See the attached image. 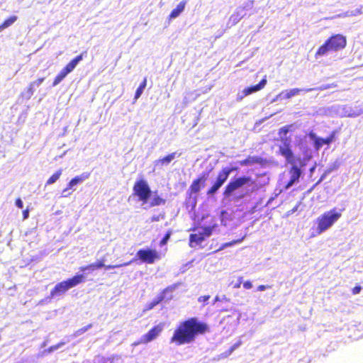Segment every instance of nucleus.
Instances as JSON below:
<instances>
[{
  "label": "nucleus",
  "instance_id": "obj_16",
  "mask_svg": "<svg viewBox=\"0 0 363 363\" xmlns=\"http://www.w3.org/2000/svg\"><path fill=\"white\" fill-rule=\"evenodd\" d=\"M306 89L294 88L289 90H284L277 96V98L281 99H289L295 96L298 95L301 92L304 91Z\"/></svg>",
  "mask_w": 363,
  "mask_h": 363
},
{
  "label": "nucleus",
  "instance_id": "obj_41",
  "mask_svg": "<svg viewBox=\"0 0 363 363\" xmlns=\"http://www.w3.org/2000/svg\"><path fill=\"white\" fill-rule=\"evenodd\" d=\"M242 281V277H239L238 279V283H237L235 286H234V288L235 289H238L240 287V284Z\"/></svg>",
  "mask_w": 363,
  "mask_h": 363
},
{
  "label": "nucleus",
  "instance_id": "obj_1",
  "mask_svg": "<svg viewBox=\"0 0 363 363\" xmlns=\"http://www.w3.org/2000/svg\"><path fill=\"white\" fill-rule=\"evenodd\" d=\"M298 147L303 155V159L300 157L294 156L286 141L284 143L283 145L279 146L280 154L284 156L287 162L291 165L289 170L290 179L286 185V189H289L294 184L298 182L302 173L301 168L306 166V162L311 158V152L306 147L304 140H300Z\"/></svg>",
  "mask_w": 363,
  "mask_h": 363
},
{
  "label": "nucleus",
  "instance_id": "obj_26",
  "mask_svg": "<svg viewBox=\"0 0 363 363\" xmlns=\"http://www.w3.org/2000/svg\"><path fill=\"white\" fill-rule=\"evenodd\" d=\"M245 16L244 13V9L242 8H238L235 13H233L230 16V20L233 21V23H238L243 16Z\"/></svg>",
  "mask_w": 363,
  "mask_h": 363
},
{
  "label": "nucleus",
  "instance_id": "obj_6",
  "mask_svg": "<svg viewBox=\"0 0 363 363\" xmlns=\"http://www.w3.org/2000/svg\"><path fill=\"white\" fill-rule=\"evenodd\" d=\"M216 225L198 228V232L196 233L190 235L189 245L191 247H194L196 245H201L204 240L205 238H208L211 235Z\"/></svg>",
  "mask_w": 363,
  "mask_h": 363
},
{
  "label": "nucleus",
  "instance_id": "obj_49",
  "mask_svg": "<svg viewBox=\"0 0 363 363\" xmlns=\"http://www.w3.org/2000/svg\"><path fill=\"white\" fill-rule=\"evenodd\" d=\"M278 99H279V98H277V97H276V98H274V99H273L272 102H275V101H277L278 100Z\"/></svg>",
  "mask_w": 363,
  "mask_h": 363
},
{
  "label": "nucleus",
  "instance_id": "obj_42",
  "mask_svg": "<svg viewBox=\"0 0 363 363\" xmlns=\"http://www.w3.org/2000/svg\"><path fill=\"white\" fill-rule=\"evenodd\" d=\"M361 291V287L360 286H355L354 289H353V294H357L360 292Z\"/></svg>",
  "mask_w": 363,
  "mask_h": 363
},
{
  "label": "nucleus",
  "instance_id": "obj_23",
  "mask_svg": "<svg viewBox=\"0 0 363 363\" xmlns=\"http://www.w3.org/2000/svg\"><path fill=\"white\" fill-rule=\"evenodd\" d=\"M205 181V176L194 181L193 184L191 186V192L198 193L200 191L201 186L203 185Z\"/></svg>",
  "mask_w": 363,
  "mask_h": 363
},
{
  "label": "nucleus",
  "instance_id": "obj_22",
  "mask_svg": "<svg viewBox=\"0 0 363 363\" xmlns=\"http://www.w3.org/2000/svg\"><path fill=\"white\" fill-rule=\"evenodd\" d=\"M43 81L44 78H40L30 84L28 91L26 93V96L28 99H30L33 94L35 86H39L43 82Z\"/></svg>",
  "mask_w": 363,
  "mask_h": 363
},
{
  "label": "nucleus",
  "instance_id": "obj_46",
  "mask_svg": "<svg viewBox=\"0 0 363 363\" xmlns=\"http://www.w3.org/2000/svg\"><path fill=\"white\" fill-rule=\"evenodd\" d=\"M80 270L82 272H85L86 270H90V268L89 267V265L88 266H86V267H80Z\"/></svg>",
  "mask_w": 363,
  "mask_h": 363
},
{
  "label": "nucleus",
  "instance_id": "obj_31",
  "mask_svg": "<svg viewBox=\"0 0 363 363\" xmlns=\"http://www.w3.org/2000/svg\"><path fill=\"white\" fill-rule=\"evenodd\" d=\"M245 235H244L240 239L233 240L232 242H225V243L223 244L217 251L223 250L225 249L226 247H231L235 244L240 243L242 242V240L245 239Z\"/></svg>",
  "mask_w": 363,
  "mask_h": 363
},
{
  "label": "nucleus",
  "instance_id": "obj_15",
  "mask_svg": "<svg viewBox=\"0 0 363 363\" xmlns=\"http://www.w3.org/2000/svg\"><path fill=\"white\" fill-rule=\"evenodd\" d=\"M133 261H134V259L130 260L128 262H125L123 264H116V265H105L103 261H99L98 262L92 263V264H89V267L90 268V270H92V271H94L96 269L101 268V267H105L106 269H110L119 268L121 267L128 266V265L130 264Z\"/></svg>",
  "mask_w": 363,
  "mask_h": 363
},
{
  "label": "nucleus",
  "instance_id": "obj_44",
  "mask_svg": "<svg viewBox=\"0 0 363 363\" xmlns=\"http://www.w3.org/2000/svg\"><path fill=\"white\" fill-rule=\"evenodd\" d=\"M289 131V128L287 127H283L280 129L281 133H284L286 135Z\"/></svg>",
  "mask_w": 363,
  "mask_h": 363
},
{
  "label": "nucleus",
  "instance_id": "obj_21",
  "mask_svg": "<svg viewBox=\"0 0 363 363\" xmlns=\"http://www.w3.org/2000/svg\"><path fill=\"white\" fill-rule=\"evenodd\" d=\"M166 201L161 198L157 192L151 194L150 196V206H157L160 205H164Z\"/></svg>",
  "mask_w": 363,
  "mask_h": 363
},
{
  "label": "nucleus",
  "instance_id": "obj_25",
  "mask_svg": "<svg viewBox=\"0 0 363 363\" xmlns=\"http://www.w3.org/2000/svg\"><path fill=\"white\" fill-rule=\"evenodd\" d=\"M362 9H363V6H360L359 8H358L354 11H347L345 13H340V14L337 15V17L345 18V17H348V16H355L357 15H360V14L363 13Z\"/></svg>",
  "mask_w": 363,
  "mask_h": 363
},
{
  "label": "nucleus",
  "instance_id": "obj_48",
  "mask_svg": "<svg viewBox=\"0 0 363 363\" xmlns=\"http://www.w3.org/2000/svg\"><path fill=\"white\" fill-rule=\"evenodd\" d=\"M315 166H313L312 168H311V169H310L311 172L312 173L315 170Z\"/></svg>",
  "mask_w": 363,
  "mask_h": 363
},
{
  "label": "nucleus",
  "instance_id": "obj_14",
  "mask_svg": "<svg viewBox=\"0 0 363 363\" xmlns=\"http://www.w3.org/2000/svg\"><path fill=\"white\" fill-rule=\"evenodd\" d=\"M179 155L177 152H172L163 158L158 159L154 162V168L155 169H162L163 167L169 165L172 160H174L176 157H178Z\"/></svg>",
  "mask_w": 363,
  "mask_h": 363
},
{
  "label": "nucleus",
  "instance_id": "obj_7",
  "mask_svg": "<svg viewBox=\"0 0 363 363\" xmlns=\"http://www.w3.org/2000/svg\"><path fill=\"white\" fill-rule=\"evenodd\" d=\"M235 168H223L218 174L217 179L211 186V188L208 191L207 194L208 195H213L217 192V191L222 186V185L225 183V182L228 179L230 173L234 171Z\"/></svg>",
  "mask_w": 363,
  "mask_h": 363
},
{
  "label": "nucleus",
  "instance_id": "obj_29",
  "mask_svg": "<svg viewBox=\"0 0 363 363\" xmlns=\"http://www.w3.org/2000/svg\"><path fill=\"white\" fill-rule=\"evenodd\" d=\"M68 74L62 69L60 72L56 76L52 86H55L59 84L67 75Z\"/></svg>",
  "mask_w": 363,
  "mask_h": 363
},
{
  "label": "nucleus",
  "instance_id": "obj_4",
  "mask_svg": "<svg viewBox=\"0 0 363 363\" xmlns=\"http://www.w3.org/2000/svg\"><path fill=\"white\" fill-rule=\"evenodd\" d=\"M84 279V276L83 274H79L76 275L67 281H64L57 284L50 293L51 298H55L56 296H60L64 294L69 289L76 286L80 283H82Z\"/></svg>",
  "mask_w": 363,
  "mask_h": 363
},
{
  "label": "nucleus",
  "instance_id": "obj_35",
  "mask_svg": "<svg viewBox=\"0 0 363 363\" xmlns=\"http://www.w3.org/2000/svg\"><path fill=\"white\" fill-rule=\"evenodd\" d=\"M69 189L67 187L62 192V197H67L71 194V192L69 191Z\"/></svg>",
  "mask_w": 363,
  "mask_h": 363
},
{
  "label": "nucleus",
  "instance_id": "obj_3",
  "mask_svg": "<svg viewBox=\"0 0 363 363\" xmlns=\"http://www.w3.org/2000/svg\"><path fill=\"white\" fill-rule=\"evenodd\" d=\"M341 216L342 213L340 211H337L336 208H333L318 217L316 219V230L318 234H321L331 228L333 225L339 220Z\"/></svg>",
  "mask_w": 363,
  "mask_h": 363
},
{
  "label": "nucleus",
  "instance_id": "obj_20",
  "mask_svg": "<svg viewBox=\"0 0 363 363\" xmlns=\"http://www.w3.org/2000/svg\"><path fill=\"white\" fill-rule=\"evenodd\" d=\"M186 1H181L177 7L173 9L169 16V20L172 21V19H174L177 18L184 10L185 6H186Z\"/></svg>",
  "mask_w": 363,
  "mask_h": 363
},
{
  "label": "nucleus",
  "instance_id": "obj_13",
  "mask_svg": "<svg viewBox=\"0 0 363 363\" xmlns=\"http://www.w3.org/2000/svg\"><path fill=\"white\" fill-rule=\"evenodd\" d=\"M309 138L313 141L315 148L318 150L323 145H329L333 140V135H331L327 138H318L315 133L311 132L308 134Z\"/></svg>",
  "mask_w": 363,
  "mask_h": 363
},
{
  "label": "nucleus",
  "instance_id": "obj_50",
  "mask_svg": "<svg viewBox=\"0 0 363 363\" xmlns=\"http://www.w3.org/2000/svg\"><path fill=\"white\" fill-rule=\"evenodd\" d=\"M215 300H216V301H218V297L216 296Z\"/></svg>",
  "mask_w": 363,
  "mask_h": 363
},
{
  "label": "nucleus",
  "instance_id": "obj_10",
  "mask_svg": "<svg viewBox=\"0 0 363 363\" xmlns=\"http://www.w3.org/2000/svg\"><path fill=\"white\" fill-rule=\"evenodd\" d=\"M137 257L144 262L152 264L159 258L158 253L152 250H140L136 254Z\"/></svg>",
  "mask_w": 363,
  "mask_h": 363
},
{
  "label": "nucleus",
  "instance_id": "obj_17",
  "mask_svg": "<svg viewBox=\"0 0 363 363\" xmlns=\"http://www.w3.org/2000/svg\"><path fill=\"white\" fill-rule=\"evenodd\" d=\"M90 176V174L88 172H84L82 174L77 176L76 177L73 178L67 184V187L70 189L73 188L74 186L77 185L78 184L82 183L84 181L87 179Z\"/></svg>",
  "mask_w": 363,
  "mask_h": 363
},
{
  "label": "nucleus",
  "instance_id": "obj_32",
  "mask_svg": "<svg viewBox=\"0 0 363 363\" xmlns=\"http://www.w3.org/2000/svg\"><path fill=\"white\" fill-rule=\"evenodd\" d=\"M65 345V342H59L58 344L55 345H52L51 347H50L47 350H45V352H47L48 353H52L54 351L61 348L62 346H64Z\"/></svg>",
  "mask_w": 363,
  "mask_h": 363
},
{
  "label": "nucleus",
  "instance_id": "obj_36",
  "mask_svg": "<svg viewBox=\"0 0 363 363\" xmlns=\"http://www.w3.org/2000/svg\"><path fill=\"white\" fill-rule=\"evenodd\" d=\"M243 287L246 289H250L252 287V284L250 281H246L243 283Z\"/></svg>",
  "mask_w": 363,
  "mask_h": 363
},
{
  "label": "nucleus",
  "instance_id": "obj_11",
  "mask_svg": "<svg viewBox=\"0 0 363 363\" xmlns=\"http://www.w3.org/2000/svg\"><path fill=\"white\" fill-rule=\"evenodd\" d=\"M327 43H329L332 50L337 51L345 47L346 38L342 35H335L329 38Z\"/></svg>",
  "mask_w": 363,
  "mask_h": 363
},
{
  "label": "nucleus",
  "instance_id": "obj_24",
  "mask_svg": "<svg viewBox=\"0 0 363 363\" xmlns=\"http://www.w3.org/2000/svg\"><path fill=\"white\" fill-rule=\"evenodd\" d=\"M333 51L332 49H330V46L329 45V43H327V41L319 48L318 51L315 53V58H318L320 56H325L328 54L329 52Z\"/></svg>",
  "mask_w": 363,
  "mask_h": 363
},
{
  "label": "nucleus",
  "instance_id": "obj_8",
  "mask_svg": "<svg viewBox=\"0 0 363 363\" xmlns=\"http://www.w3.org/2000/svg\"><path fill=\"white\" fill-rule=\"evenodd\" d=\"M163 330L162 324H159L152 328L147 333L141 336L138 342H135L133 345L136 346L141 344H147L154 340H155Z\"/></svg>",
  "mask_w": 363,
  "mask_h": 363
},
{
  "label": "nucleus",
  "instance_id": "obj_45",
  "mask_svg": "<svg viewBox=\"0 0 363 363\" xmlns=\"http://www.w3.org/2000/svg\"><path fill=\"white\" fill-rule=\"evenodd\" d=\"M209 296H201L199 298V301H206L209 298Z\"/></svg>",
  "mask_w": 363,
  "mask_h": 363
},
{
  "label": "nucleus",
  "instance_id": "obj_40",
  "mask_svg": "<svg viewBox=\"0 0 363 363\" xmlns=\"http://www.w3.org/2000/svg\"><path fill=\"white\" fill-rule=\"evenodd\" d=\"M170 237V234L166 235V236L161 240V245H164L167 242L168 239Z\"/></svg>",
  "mask_w": 363,
  "mask_h": 363
},
{
  "label": "nucleus",
  "instance_id": "obj_37",
  "mask_svg": "<svg viewBox=\"0 0 363 363\" xmlns=\"http://www.w3.org/2000/svg\"><path fill=\"white\" fill-rule=\"evenodd\" d=\"M270 288H271V286H269V285H259L257 287V290L262 291H264V290L270 289Z\"/></svg>",
  "mask_w": 363,
  "mask_h": 363
},
{
  "label": "nucleus",
  "instance_id": "obj_28",
  "mask_svg": "<svg viewBox=\"0 0 363 363\" xmlns=\"http://www.w3.org/2000/svg\"><path fill=\"white\" fill-rule=\"evenodd\" d=\"M62 169H60L57 170L54 174H52L48 179V181L46 182V184L47 185H50V184H52L55 183L59 179L60 176L62 175Z\"/></svg>",
  "mask_w": 363,
  "mask_h": 363
},
{
  "label": "nucleus",
  "instance_id": "obj_34",
  "mask_svg": "<svg viewBox=\"0 0 363 363\" xmlns=\"http://www.w3.org/2000/svg\"><path fill=\"white\" fill-rule=\"evenodd\" d=\"M331 87V85H323L321 86H319V87H316V88H311V89H306L305 92H309V91H313V90H320V91H323V90H325L327 89H329Z\"/></svg>",
  "mask_w": 363,
  "mask_h": 363
},
{
  "label": "nucleus",
  "instance_id": "obj_19",
  "mask_svg": "<svg viewBox=\"0 0 363 363\" xmlns=\"http://www.w3.org/2000/svg\"><path fill=\"white\" fill-rule=\"evenodd\" d=\"M173 288H167L165 290L163 291V292L153 301L148 303L146 306V310H151L155 306L159 304L161 301H162L165 298V294L169 291H172Z\"/></svg>",
  "mask_w": 363,
  "mask_h": 363
},
{
  "label": "nucleus",
  "instance_id": "obj_18",
  "mask_svg": "<svg viewBox=\"0 0 363 363\" xmlns=\"http://www.w3.org/2000/svg\"><path fill=\"white\" fill-rule=\"evenodd\" d=\"M83 60V53L77 56L74 59L71 60L63 69L67 73H71L77 65Z\"/></svg>",
  "mask_w": 363,
  "mask_h": 363
},
{
  "label": "nucleus",
  "instance_id": "obj_47",
  "mask_svg": "<svg viewBox=\"0 0 363 363\" xmlns=\"http://www.w3.org/2000/svg\"><path fill=\"white\" fill-rule=\"evenodd\" d=\"M248 162H249V160H245L242 161V162H240V164H241L242 165H247V164H248Z\"/></svg>",
  "mask_w": 363,
  "mask_h": 363
},
{
  "label": "nucleus",
  "instance_id": "obj_9",
  "mask_svg": "<svg viewBox=\"0 0 363 363\" xmlns=\"http://www.w3.org/2000/svg\"><path fill=\"white\" fill-rule=\"evenodd\" d=\"M251 181V178L249 177H242L236 179L234 181H231L226 186L224 196L228 197L236 189L242 187L245 184H248Z\"/></svg>",
  "mask_w": 363,
  "mask_h": 363
},
{
  "label": "nucleus",
  "instance_id": "obj_2",
  "mask_svg": "<svg viewBox=\"0 0 363 363\" xmlns=\"http://www.w3.org/2000/svg\"><path fill=\"white\" fill-rule=\"evenodd\" d=\"M206 330V324L197 322L194 318L189 319L181 323L174 331L171 342H175L178 345L190 343L198 334H203Z\"/></svg>",
  "mask_w": 363,
  "mask_h": 363
},
{
  "label": "nucleus",
  "instance_id": "obj_43",
  "mask_svg": "<svg viewBox=\"0 0 363 363\" xmlns=\"http://www.w3.org/2000/svg\"><path fill=\"white\" fill-rule=\"evenodd\" d=\"M23 219H27L29 216V212H28V210H26L23 212Z\"/></svg>",
  "mask_w": 363,
  "mask_h": 363
},
{
  "label": "nucleus",
  "instance_id": "obj_30",
  "mask_svg": "<svg viewBox=\"0 0 363 363\" xmlns=\"http://www.w3.org/2000/svg\"><path fill=\"white\" fill-rule=\"evenodd\" d=\"M147 85V79L146 78L144 79L143 82L140 84L139 87L137 89L135 94V100H137L142 95L145 86Z\"/></svg>",
  "mask_w": 363,
  "mask_h": 363
},
{
  "label": "nucleus",
  "instance_id": "obj_12",
  "mask_svg": "<svg viewBox=\"0 0 363 363\" xmlns=\"http://www.w3.org/2000/svg\"><path fill=\"white\" fill-rule=\"evenodd\" d=\"M267 82V77L265 76L258 84L253 86L245 88L242 91V94H238V97H237L238 101H241V100H242V99L245 96H247L254 92H256V91H258L262 89L265 86Z\"/></svg>",
  "mask_w": 363,
  "mask_h": 363
},
{
  "label": "nucleus",
  "instance_id": "obj_33",
  "mask_svg": "<svg viewBox=\"0 0 363 363\" xmlns=\"http://www.w3.org/2000/svg\"><path fill=\"white\" fill-rule=\"evenodd\" d=\"M92 325L91 324H89L85 327H83L80 329H79L78 330H77L74 334V337H78L79 335H81L82 334L84 333L86 331H87L89 329H90L91 328Z\"/></svg>",
  "mask_w": 363,
  "mask_h": 363
},
{
  "label": "nucleus",
  "instance_id": "obj_5",
  "mask_svg": "<svg viewBox=\"0 0 363 363\" xmlns=\"http://www.w3.org/2000/svg\"><path fill=\"white\" fill-rule=\"evenodd\" d=\"M134 195L138 197V200L143 201V204L147 203L150 198L151 190L147 182L144 179L135 182L133 186Z\"/></svg>",
  "mask_w": 363,
  "mask_h": 363
},
{
  "label": "nucleus",
  "instance_id": "obj_27",
  "mask_svg": "<svg viewBox=\"0 0 363 363\" xmlns=\"http://www.w3.org/2000/svg\"><path fill=\"white\" fill-rule=\"evenodd\" d=\"M17 20V16H13L6 19L1 25H0V32L11 26Z\"/></svg>",
  "mask_w": 363,
  "mask_h": 363
},
{
  "label": "nucleus",
  "instance_id": "obj_39",
  "mask_svg": "<svg viewBox=\"0 0 363 363\" xmlns=\"http://www.w3.org/2000/svg\"><path fill=\"white\" fill-rule=\"evenodd\" d=\"M241 345V341H239L238 342L234 344L232 347H231V349H230V352H232L233 351H234L235 349H237L238 347H239Z\"/></svg>",
  "mask_w": 363,
  "mask_h": 363
},
{
  "label": "nucleus",
  "instance_id": "obj_38",
  "mask_svg": "<svg viewBox=\"0 0 363 363\" xmlns=\"http://www.w3.org/2000/svg\"><path fill=\"white\" fill-rule=\"evenodd\" d=\"M16 206L19 208H23V201L21 199H18L16 201Z\"/></svg>",
  "mask_w": 363,
  "mask_h": 363
}]
</instances>
